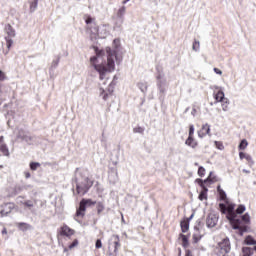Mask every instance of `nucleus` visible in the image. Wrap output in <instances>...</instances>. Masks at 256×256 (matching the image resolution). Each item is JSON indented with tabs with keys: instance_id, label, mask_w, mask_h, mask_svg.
Here are the masks:
<instances>
[{
	"instance_id": "nucleus-1",
	"label": "nucleus",
	"mask_w": 256,
	"mask_h": 256,
	"mask_svg": "<svg viewBox=\"0 0 256 256\" xmlns=\"http://www.w3.org/2000/svg\"><path fill=\"white\" fill-rule=\"evenodd\" d=\"M107 63L103 61V51H96V56L90 58L91 65L99 73V79H107V74L115 71V61H117V51L107 47Z\"/></svg>"
},
{
	"instance_id": "nucleus-2",
	"label": "nucleus",
	"mask_w": 256,
	"mask_h": 256,
	"mask_svg": "<svg viewBox=\"0 0 256 256\" xmlns=\"http://www.w3.org/2000/svg\"><path fill=\"white\" fill-rule=\"evenodd\" d=\"M219 207L221 213H223L224 215L225 213H228L226 216L227 220L232 223L233 229L238 230L239 235L243 236V233H247V226H243L241 224V220L237 219V213L235 212V204H228V206H226L225 204L220 203Z\"/></svg>"
},
{
	"instance_id": "nucleus-3",
	"label": "nucleus",
	"mask_w": 256,
	"mask_h": 256,
	"mask_svg": "<svg viewBox=\"0 0 256 256\" xmlns=\"http://www.w3.org/2000/svg\"><path fill=\"white\" fill-rule=\"evenodd\" d=\"M86 24L88 25V30L90 34V39H105L107 35H109V32H107V29L103 28L104 34L102 32H99V26L95 23V18H92L88 16L86 18Z\"/></svg>"
},
{
	"instance_id": "nucleus-4",
	"label": "nucleus",
	"mask_w": 256,
	"mask_h": 256,
	"mask_svg": "<svg viewBox=\"0 0 256 256\" xmlns=\"http://www.w3.org/2000/svg\"><path fill=\"white\" fill-rule=\"evenodd\" d=\"M91 187H93V181H91L89 177H85L82 181L77 182L76 191L78 195H85Z\"/></svg>"
},
{
	"instance_id": "nucleus-5",
	"label": "nucleus",
	"mask_w": 256,
	"mask_h": 256,
	"mask_svg": "<svg viewBox=\"0 0 256 256\" xmlns=\"http://www.w3.org/2000/svg\"><path fill=\"white\" fill-rule=\"evenodd\" d=\"M156 79L158 90L160 91V93H165V87H167V78H165V72H163V70H158Z\"/></svg>"
},
{
	"instance_id": "nucleus-6",
	"label": "nucleus",
	"mask_w": 256,
	"mask_h": 256,
	"mask_svg": "<svg viewBox=\"0 0 256 256\" xmlns=\"http://www.w3.org/2000/svg\"><path fill=\"white\" fill-rule=\"evenodd\" d=\"M96 202H93L91 199H82L80 202V206L76 211L77 217H84L85 211L87 209V205H95Z\"/></svg>"
},
{
	"instance_id": "nucleus-7",
	"label": "nucleus",
	"mask_w": 256,
	"mask_h": 256,
	"mask_svg": "<svg viewBox=\"0 0 256 256\" xmlns=\"http://www.w3.org/2000/svg\"><path fill=\"white\" fill-rule=\"evenodd\" d=\"M218 248L220 249L222 255H227V253L231 251V242H229V238H225L219 242Z\"/></svg>"
},
{
	"instance_id": "nucleus-8",
	"label": "nucleus",
	"mask_w": 256,
	"mask_h": 256,
	"mask_svg": "<svg viewBox=\"0 0 256 256\" xmlns=\"http://www.w3.org/2000/svg\"><path fill=\"white\" fill-rule=\"evenodd\" d=\"M218 221H219V216H217L216 214L210 213L206 218V226L209 229H213V227L217 225Z\"/></svg>"
},
{
	"instance_id": "nucleus-9",
	"label": "nucleus",
	"mask_w": 256,
	"mask_h": 256,
	"mask_svg": "<svg viewBox=\"0 0 256 256\" xmlns=\"http://www.w3.org/2000/svg\"><path fill=\"white\" fill-rule=\"evenodd\" d=\"M15 209V204L14 203H6L3 206V209L0 211L1 217H7L11 211Z\"/></svg>"
},
{
	"instance_id": "nucleus-10",
	"label": "nucleus",
	"mask_w": 256,
	"mask_h": 256,
	"mask_svg": "<svg viewBox=\"0 0 256 256\" xmlns=\"http://www.w3.org/2000/svg\"><path fill=\"white\" fill-rule=\"evenodd\" d=\"M209 133H211V126H209V124H204L201 128V130L198 132V136L203 139V137H205V135H209Z\"/></svg>"
},
{
	"instance_id": "nucleus-11",
	"label": "nucleus",
	"mask_w": 256,
	"mask_h": 256,
	"mask_svg": "<svg viewBox=\"0 0 256 256\" xmlns=\"http://www.w3.org/2000/svg\"><path fill=\"white\" fill-rule=\"evenodd\" d=\"M0 151L5 155V157H9V148H7V144H5L3 136L0 137Z\"/></svg>"
},
{
	"instance_id": "nucleus-12",
	"label": "nucleus",
	"mask_w": 256,
	"mask_h": 256,
	"mask_svg": "<svg viewBox=\"0 0 256 256\" xmlns=\"http://www.w3.org/2000/svg\"><path fill=\"white\" fill-rule=\"evenodd\" d=\"M75 233V230L69 228V226L64 225L61 227L60 234L64 235V237H71Z\"/></svg>"
},
{
	"instance_id": "nucleus-13",
	"label": "nucleus",
	"mask_w": 256,
	"mask_h": 256,
	"mask_svg": "<svg viewBox=\"0 0 256 256\" xmlns=\"http://www.w3.org/2000/svg\"><path fill=\"white\" fill-rule=\"evenodd\" d=\"M5 32L7 34V37H9L10 39H14V37H16L17 35V33L15 32V28H13L11 24H7L5 26Z\"/></svg>"
},
{
	"instance_id": "nucleus-14",
	"label": "nucleus",
	"mask_w": 256,
	"mask_h": 256,
	"mask_svg": "<svg viewBox=\"0 0 256 256\" xmlns=\"http://www.w3.org/2000/svg\"><path fill=\"white\" fill-rule=\"evenodd\" d=\"M108 179L112 185H115L119 181V175L117 173V170H114L109 173Z\"/></svg>"
},
{
	"instance_id": "nucleus-15",
	"label": "nucleus",
	"mask_w": 256,
	"mask_h": 256,
	"mask_svg": "<svg viewBox=\"0 0 256 256\" xmlns=\"http://www.w3.org/2000/svg\"><path fill=\"white\" fill-rule=\"evenodd\" d=\"M214 99H216L217 103H221V102L225 101V99H227V98H225V92H223V90H219L215 94Z\"/></svg>"
},
{
	"instance_id": "nucleus-16",
	"label": "nucleus",
	"mask_w": 256,
	"mask_h": 256,
	"mask_svg": "<svg viewBox=\"0 0 256 256\" xmlns=\"http://www.w3.org/2000/svg\"><path fill=\"white\" fill-rule=\"evenodd\" d=\"M112 239H114V253L117 255V252L119 251V247H121V243H119V235H113Z\"/></svg>"
},
{
	"instance_id": "nucleus-17",
	"label": "nucleus",
	"mask_w": 256,
	"mask_h": 256,
	"mask_svg": "<svg viewBox=\"0 0 256 256\" xmlns=\"http://www.w3.org/2000/svg\"><path fill=\"white\" fill-rule=\"evenodd\" d=\"M137 87L140 89L141 93H147L149 85L145 81H140L137 83Z\"/></svg>"
},
{
	"instance_id": "nucleus-18",
	"label": "nucleus",
	"mask_w": 256,
	"mask_h": 256,
	"mask_svg": "<svg viewBox=\"0 0 256 256\" xmlns=\"http://www.w3.org/2000/svg\"><path fill=\"white\" fill-rule=\"evenodd\" d=\"M185 145H188V147L195 149V147H197V142H195V139H193V136H188V138L185 141Z\"/></svg>"
},
{
	"instance_id": "nucleus-19",
	"label": "nucleus",
	"mask_w": 256,
	"mask_h": 256,
	"mask_svg": "<svg viewBox=\"0 0 256 256\" xmlns=\"http://www.w3.org/2000/svg\"><path fill=\"white\" fill-rule=\"evenodd\" d=\"M253 251H255V250L251 247H243L242 253L240 256H251V255H253Z\"/></svg>"
},
{
	"instance_id": "nucleus-20",
	"label": "nucleus",
	"mask_w": 256,
	"mask_h": 256,
	"mask_svg": "<svg viewBox=\"0 0 256 256\" xmlns=\"http://www.w3.org/2000/svg\"><path fill=\"white\" fill-rule=\"evenodd\" d=\"M17 227L21 230V231H27L29 229H31V225L25 223V222H20L17 223Z\"/></svg>"
},
{
	"instance_id": "nucleus-21",
	"label": "nucleus",
	"mask_w": 256,
	"mask_h": 256,
	"mask_svg": "<svg viewBox=\"0 0 256 256\" xmlns=\"http://www.w3.org/2000/svg\"><path fill=\"white\" fill-rule=\"evenodd\" d=\"M217 191H218V193H219V195H220V200H221V201H225V199H227V194H226L225 191L221 188V185H219V186L217 187Z\"/></svg>"
},
{
	"instance_id": "nucleus-22",
	"label": "nucleus",
	"mask_w": 256,
	"mask_h": 256,
	"mask_svg": "<svg viewBox=\"0 0 256 256\" xmlns=\"http://www.w3.org/2000/svg\"><path fill=\"white\" fill-rule=\"evenodd\" d=\"M249 145V142H247V140L246 139H243V140H241V142H240V144H239V146H238V149L240 150V151H245L246 149H247V146Z\"/></svg>"
},
{
	"instance_id": "nucleus-23",
	"label": "nucleus",
	"mask_w": 256,
	"mask_h": 256,
	"mask_svg": "<svg viewBox=\"0 0 256 256\" xmlns=\"http://www.w3.org/2000/svg\"><path fill=\"white\" fill-rule=\"evenodd\" d=\"M241 221V225L242 227H245V225H243V222L244 223H250L251 221V216H249V213H245L243 216H242V220Z\"/></svg>"
},
{
	"instance_id": "nucleus-24",
	"label": "nucleus",
	"mask_w": 256,
	"mask_h": 256,
	"mask_svg": "<svg viewBox=\"0 0 256 256\" xmlns=\"http://www.w3.org/2000/svg\"><path fill=\"white\" fill-rule=\"evenodd\" d=\"M180 225H181L182 233H187L189 231V222L182 221Z\"/></svg>"
},
{
	"instance_id": "nucleus-25",
	"label": "nucleus",
	"mask_w": 256,
	"mask_h": 256,
	"mask_svg": "<svg viewBox=\"0 0 256 256\" xmlns=\"http://www.w3.org/2000/svg\"><path fill=\"white\" fill-rule=\"evenodd\" d=\"M214 179L215 178H213V172H210L209 177L206 180H204V182L201 179H198L197 181L201 185V187H203V183H207V181H214Z\"/></svg>"
},
{
	"instance_id": "nucleus-26",
	"label": "nucleus",
	"mask_w": 256,
	"mask_h": 256,
	"mask_svg": "<svg viewBox=\"0 0 256 256\" xmlns=\"http://www.w3.org/2000/svg\"><path fill=\"white\" fill-rule=\"evenodd\" d=\"M222 111H229V99L227 98L222 101Z\"/></svg>"
},
{
	"instance_id": "nucleus-27",
	"label": "nucleus",
	"mask_w": 256,
	"mask_h": 256,
	"mask_svg": "<svg viewBox=\"0 0 256 256\" xmlns=\"http://www.w3.org/2000/svg\"><path fill=\"white\" fill-rule=\"evenodd\" d=\"M245 209H246L245 205L240 204L235 211L236 215H243V213H245Z\"/></svg>"
},
{
	"instance_id": "nucleus-28",
	"label": "nucleus",
	"mask_w": 256,
	"mask_h": 256,
	"mask_svg": "<svg viewBox=\"0 0 256 256\" xmlns=\"http://www.w3.org/2000/svg\"><path fill=\"white\" fill-rule=\"evenodd\" d=\"M180 237L182 239L183 247H189V238L186 235H183V234H181Z\"/></svg>"
},
{
	"instance_id": "nucleus-29",
	"label": "nucleus",
	"mask_w": 256,
	"mask_h": 256,
	"mask_svg": "<svg viewBox=\"0 0 256 256\" xmlns=\"http://www.w3.org/2000/svg\"><path fill=\"white\" fill-rule=\"evenodd\" d=\"M194 243H198L201 241V234L199 233V229H196V232L193 234Z\"/></svg>"
},
{
	"instance_id": "nucleus-30",
	"label": "nucleus",
	"mask_w": 256,
	"mask_h": 256,
	"mask_svg": "<svg viewBox=\"0 0 256 256\" xmlns=\"http://www.w3.org/2000/svg\"><path fill=\"white\" fill-rule=\"evenodd\" d=\"M41 167V164L39 162H31L30 163V169L31 171H37Z\"/></svg>"
},
{
	"instance_id": "nucleus-31",
	"label": "nucleus",
	"mask_w": 256,
	"mask_h": 256,
	"mask_svg": "<svg viewBox=\"0 0 256 256\" xmlns=\"http://www.w3.org/2000/svg\"><path fill=\"white\" fill-rule=\"evenodd\" d=\"M246 245H256V240L251 236H247L245 239Z\"/></svg>"
},
{
	"instance_id": "nucleus-32",
	"label": "nucleus",
	"mask_w": 256,
	"mask_h": 256,
	"mask_svg": "<svg viewBox=\"0 0 256 256\" xmlns=\"http://www.w3.org/2000/svg\"><path fill=\"white\" fill-rule=\"evenodd\" d=\"M207 191L208 189L204 187V190L200 192L199 194L200 201H204V199H207Z\"/></svg>"
},
{
	"instance_id": "nucleus-33",
	"label": "nucleus",
	"mask_w": 256,
	"mask_h": 256,
	"mask_svg": "<svg viewBox=\"0 0 256 256\" xmlns=\"http://www.w3.org/2000/svg\"><path fill=\"white\" fill-rule=\"evenodd\" d=\"M100 97H102L104 101H107V99H109V94L106 93L105 90H103V88H100Z\"/></svg>"
},
{
	"instance_id": "nucleus-34",
	"label": "nucleus",
	"mask_w": 256,
	"mask_h": 256,
	"mask_svg": "<svg viewBox=\"0 0 256 256\" xmlns=\"http://www.w3.org/2000/svg\"><path fill=\"white\" fill-rule=\"evenodd\" d=\"M126 8L125 6H122L117 13V16L120 17V19H123V15H125Z\"/></svg>"
},
{
	"instance_id": "nucleus-35",
	"label": "nucleus",
	"mask_w": 256,
	"mask_h": 256,
	"mask_svg": "<svg viewBox=\"0 0 256 256\" xmlns=\"http://www.w3.org/2000/svg\"><path fill=\"white\" fill-rule=\"evenodd\" d=\"M6 45H7L8 49H11V47L13 45V38L6 37Z\"/></svg>"
},
{
	"instance_id": "nucleus-36",
	"label": "nucleus",
	"mask_w": 256,
	"mask_h": 256,
	"mask_svg": "<svg viewBox=\"0 0 256 256\" xmlns=\"http://www.w3.org/2000/svg\"><path fill=\"white\" fill-rule=\"evenodd\" d=\"M199 47H200V42L195 40L193 45H192L193 51H199Z\"/></svg>"
},
{
	"instance_id": "nucleus-37",
	"label": "nucleus",
	"mask_w": 256,
	"mask_h": 256,
	"mask_svg": "<svg viewBox=\"0 0 256 256\" xmlns=\"http://www.w3.org/2000/svg\"><path fill=\"white\" fill-rule=\"evenodd\" d=\"M198 175L199 177H203V175H205V169L203 168V166H200L198 168Z\"/></svg>"
},
{
	"instance_id": "nucleus-38",
	"label": "nucleus",
	"mask_w": 256,
	"mask_h": 256,
	"mask_svg": "<svg viewBox=\"0 0 256 256\" xmlns=\"http://www.w3.org/2000/svg\"><path fill=\"white\" fill-rule=\"evenodd\" d=\"M194 133H195V126L190 125V127H189V136L188 137H193Z\"/></svg>"
},
{
	"instance_id": "nucleus-39",
	"label": "nucleus",
	"mask_w": 256,
	"mask_h": 256,
	"mask_svg": "<svg viewBox=\"0 0 256 256\" xmlns=\"http://www.w3.org/2000/svg\"><path fill=\"white\" fill-rule=\"evenodd\" d=\"M103 209H105V206H103V203L99 202L97 204V211H98V213H101V211H103Z\"/></svg>"
},
{
	"instance_id": "nucleus-40",
	"label": "nucleus",
	"mask_w": 256,
	"mask_h": 256,
	"mask_svg": "<svg viewBox=\"0 0 256 256\" xmlns=\"http://www.w3.org/2000/svg\"><path fill=\"white\" fill-rule=\"evenodd\" d=\"M79 245L78 240H74L73 243L69 245V249H74V247H77Z\"/></svg>"
},
{
	"instance_id": "nucleus-41",
	"label": "nucleus",
	"mask_w": 256,
	"mask_h": 256,
	"mask_svg": "<svg viewBox=\"0 0 256 256\" xmlns=\"http://www.w3.org/2000/svg\"><path fill=\"white\" fill-rule=\"evenodd\" d=\"M246 161H248V163H251V165H253L255 162L253 161V158L251 157V155L247 154L246 156Z\"/></svg>"
},
{
	"instance_id": "nucleus-42",
	"label": "nucleus",
	"mask_w": 256,
	"mask_h": 256,
	"mask_svg": "<svg viewBox=\"0 0 256 256\" xmlns=\"http://www.w3.org/2000/svg\"><path fill=\"white\" fill-rule=\"evenodd\" d=\"M95 247L96 249H101V247H103V243L101 242V240L98 239L96 241Z\"/></svg>"
},
{
	"instance_id": "nucleus-43",
	"label": "nucleus",
	"mask_w": 256,
	"mask_h": 256,
	"mask_svg": "<svg viewBox=\"0 0 256 256\" xmlns=\"http://www.w3.org/2000/svg\"><path fill=\"white\" fill-rule=\"evenodd\" d=\"M247 155H248V154H246L245 152H240V153H239V158H240L241 160L246 159Z\"/></svg>"
},
{
	"instance_id": "nucleus-44",
	"label": "nucleus",
	"mask_w": 256,
	"mask_h": 256,
	"mask_svg": "<svg viewBox=\"0 0 256 256\" xmlns=\"http://www.w3.org/2000/svg\"><path fill=\"white\" fill-rule=\"evenodd\" d=\"M31 11H35L37 9V2H34L30 6Z\"/></svg>"
},
{
	"instance_id": "nucleus-45",
	"label": "nucleus",
	"mask_w": 256,
	"mask_h": 256,
	"mask_svg": "<svg viewBox=\"0 0 256 256\" xmlns=\"http://www.w3.org/2000/svg\"><path fill=\"white\" fill-rule=\"evenodd\" d=\"M213 70L216 75H223V71L219 70V68H214Z\"/></svg>"
},
{
	"instance_id": "nucleus-46",
	"label": "nucleus",
	"mask_w": 256,
	"mask_h": 256,
	"mask_svg": "<svg viewBox=\"0 0 256 256\" xmlns=\"http://www.w3.org/2000/svg\"><path fill=\"white\" fill-rule=\"evenodd\" d=\"M26 207H33V202L31 200H28L24 203Z\"/></svg>"
},
{
	"instance_id": "nucleus-47",
	"label": "nucleus",
	"mask_w": 256,
	"mask_h": 256,
	"mask_svg": "<svg viewBox=\"0 0 256 256\" xmlns=\"http://www.w3.org/2000/svg\"><path fill=\"white\" fill-rule=\"evenodd\" d=\"M59 65V59L52 62V67L56 68Z\"/></svg>"
},
{
	"instance_id": "nucleus-48",
	"label": "nucleus",
	"mask_w": 256,
	"mask_h": 256,
	"mask_svg": "<svg viewBox=\"0 0 256 256\" xmlns=\"http://www.w3.org/2000/svg\"><path fill=\"white\" fill-rule=\"evenodd\" d=\"M0 81H5V73L0 70Z\"/></svg>"
},
{
	"instance_id": "nucleus-49",
	"label": "nucleus",
	"mask_w": 256,
	"mask_h": 256,
	"mask_svg": "<svg viewBox=\"0 0 256 256\" xmlns=\"http://www.w3.org/2000/svg\"><path fill=\"white\" fill-rule=\"evenodd\" d=\"M142 131H143V128L141 127L134 129V133H141Z\"/></svg>"
},
{
	"instance_id": "nucleus-50",
	"label": "nucleus",
	"mask_w": 256,
	"mask_h": 256,
	"mask_svg": "<svg viewBox=\"0 0 256 256\" xmlns=\"http://www.w3.org/2000/svg\"><path fill=\"white\" fill-rule=\"evenodd\" d=\"M103 29H107V28H105V26H103V27L99 30V33H102V35H105V30H103Z\"/></svg>"
},
{
	"instance_id": "nucleus-51",
	"label": "nucleus",
	"mask_w": 256,
	"mask_h": 256,
	"mask_svg": "<svg viewBox=\"0 0 256 256\" xmlns=\"http://www.w3.org/2000/svg\"><path fill=\"white\" fill-rule=\"evenodd\" d=\"M25 177H26V179H29L31 177V173L25 172Z\"/></svg>"
},
{
	"instance_id": "nucleus-52",
	"label": "nucleus",
	"mask_w": 256,
	"mask_h": 256,
	"mask_svg": "<svg viewBox=\"0 0 256 256\" xmlns=\"http://www.w3.org/2000/svg\"><path fill=\"white\" fill-rule=\"evenodd\" d=\"M2 235H7V228H3Z\"/></svg>"
},
{
	"instance_id": "nucleus-53",
	"label": "nucleus",
	"mask_w": 256,
	"mask_h": 256,
	"mask_svg": "<svg viewBox=\"0 0 256 256\" xmlns=\"http://www.w3.org/2000/svg\"><path fill=\"white\" fill-rule=\"evenodd\" d=\"M114 45L117 47V45H119V40L115 39L114 40Z\"/></svg>"
},
{
	"instance_id": "nucleus-54",
	"label": "nucleus",
	"mask_w": 256,
	"mask_h": 256,
	"mask_svg": "<svg viewBox=\"0 0 256 256\" xmlns=\"http://www.w3.org/2000/svg\"><path fill=\"white\" fill-rule=\"evenodd\" d=\"M243 173L249 174V173H251V171H249L247 169H243Z\"/></svg>"
},
{
	"instance_id": "nucleus-55",
	"label": "nucleus",
	"mask_w": 256,
	"mask_h": 256,
	"mask_svg": "<svg viewBox=\"0 0 256 256\" xmlns=\"http://www.w3.org/2000/svg\"><path fill=\"white\" fill-rule=\"evenodd\" d=\"M186 256H193V254H191V252L188 250V251L186 252Z\"/></svg>"
},
{
	"instance_id": "nucleus-56",
	"label": "nucleus",
	"mask_w": 256,
	"mask_h": 256,
	"mask_svg": "<svg viewBox=\"0 0 256 256\" xmlns=\"http://www.w3.org/2000/svg\"><path fill=\"white\" fill-rule=\"evenodd\" d=\"M195 113H197V110L194 108L192 109V115H195Z\"/></svg>"
},
{
	"instance_id": "nucleus-57",
	"label": "nucleus",
	"mask_w": 256,
	"mask_h": 256,
	"mask_svg": "<svg viewBox=\"0 0 256 256\" xmlns=\"http://www.w3.org/2000/svg\"><path fill=\"white\" fill-rule=\"evenodd\" d=\"M130 0H124L123 4L125 5L126 3H129Z\"/></svg>"
},
{
	"instance_id": "nucleus-58",
	"label": "nucleus",
	"mask_w": 256,
	"mask_h": 256,
	"mask_svg": "<svg viewBox=\"0 0 256 256\" xmlns=\"http://www.w3.org/2000/svg\"><path fill=\"white\" fill-rule=\"evenodd\" d=\"M218 149H223V145L220 144V145L218 146Z\"/></svg>"
},
{
	"instance_id": "nucleus-59",
	"label": "nucleus",
	"mask_w": 256,
	"mask_h": 256,
	"mask_svg": "<svg viewBox=\"0 0 256 256\" xmlns=\"http://www.w3.org/2000/svg\"><path fill=\"white\" fill-rule=\"evenodd\" d=\"M122 222L125 223V219L123 218V215H122Z\"/></svg>"
},
{
	"instance_id": "nucleus-60",
	"label": "nucleus",
	"mask_w": 256,
	"mask_h": 256,
	"mask_svg": "<svg viewBox=\"0 0 256 256\" xmlns=\"http://www.w3.org/2000/svg\"><path fill=\"white\" fill-rule=\"evenodd\" d=\"M215 89H219V87H218V86H215Z\"/></svg>"
},
{
	"instance_id": "nucleus-61",
	"label": "nucleus",
	"mask_w": 256,
	"mask_h": 256,
	"mask_svg": "<svg viewBox=\"0 0 256 256\" xmlns=\"http://www.w3.org/2000/svg\"><path fill=\"white\" fill-rule=\"evenodd\" d=\"M190 219H193V215L190 216Z\"/></svg>"
},
{
	"instance_id": "nucleus-62",
	"label": "nucleus",
	"mask_w": 256,
	"mask_h": 256,
	"mask_svg": "<svg viewBox=\"0 0 256 256\" xmlns=\"http://www.w3.org/2000/svg\"><path fill=\"white\" fill-rule=\"evenodd\" d=\"M3 168V166L0 165V169Z\"/></svg>"
}]
</instances>
